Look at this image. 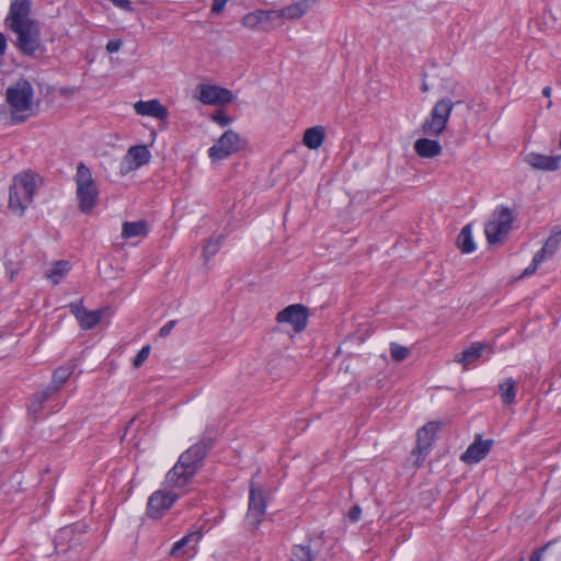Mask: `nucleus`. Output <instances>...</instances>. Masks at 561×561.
Instances as JSON below:
<instances>
[{
    "label": "nucleus",
    "mask_w": 561,
    "mask_h": 561,
    "mask_svg": "<svg viewBox=\"0 0 561 561\" xmlns=\"http://www.w3.org/2000/svg\"><path fill=\"white\" fill-rule=\"evenodd\" d=\"M206 455L204 444H195L181 454L178 462L167 473L163 488L153 492L147 504V514L160 518L182 495V490L191 483Z\"/></svg>",
    "instance_id": "obj_1"
},
{
    "label": "nucleus",
    "mask_w": 561,
    "mask_h": 561,
    "mask_svg": "<svg viewBox=\"0 0 561 561\" xmlns=\"http://www.w3.org/2000/svg\"><path fill=\"white\" fill-rule=\"evenodd\" d=\"M4 24L15 35L13 44L22 55L38 58L44 54L41 25L30 18V13L8 14Z\"/></svg>",
    "instance_id": "obj_2"
},
{
    "label": "nucleus",
    "mask_w": 561,
    "mask_h": 561,
    "mask_svg": "<svg viewBox=\"0 0 561 561\" xmlns=\"http://www.w3.org/2000/svg\"><path fill=\"white\" fill-rule=\"evenodd\" d=\"M33 93L32 84L26 80L7 89V102L14 122H24L31 115Z\"/></svg>",
    "instance_id": "obj_3"
},
{
    "label": "nucleus",
    "mask_w": 561,
    "mask_h": 561,
    "mask_svg": "<svg viewBox=\"0 0 561 561\" xmlns=\"http://www.w3.org/2000/svg\"><path fill=\"white\" fill-rule=\"evenodd\" d=\"M75 182L77 186L76 195L79 202V209L83 214H89L98 203L99 190L92 178L90 169L83 162H79L77 165Z\"/></svg>",
    "instance_id": "obj_4"
},
{
    "label": "nucleus",
    "mask_w": 561,
    "mask_h": 561,
    "mask_svg": "<svg viewBox=\"0 0 561 561\" xmlns=\"http://www.w3.org/2000/svg\"><path fill=\"white\" fill-rule=\"evenodd\" d=\"M35 188V176L32 173L23 172L14 176L10 187L9 207L18 215H23L33 201Z\"/></svg>",
    "instance_id": "obj_5"
},
{
    "label": "nucleus",
    "mask_w": 561,
    "mask_h": 561,
    "mask_svg": "<svg viewBox=\"0 0 561 561\" xmlns=\"http://www.w3.org/2000/svg\"><path fill=\"white\" fill-rule=\"evenodd\" d=\"M513 220L514 215L512 209L504 206L497 207L484 228L489 243L494 244L501 242L511 231Z\"/></svg>",
    "instance_id": "obj_6"
},
{
    "label": "nucleus",
    "mask_w": 561,
    "mask_h": 561,
    "mask_svg": "<svg viewBox=\"0 0 561 561\" xmlns=\"http://www.w3.org/2000/svg\"><path fill=\"white\" fill-rule=\"evenodd\" d=\"M455 103L449 99L437 101L431 111L430 117L422 125L423 134L427 136L440 135L447 126Z\"/></svg>",
    "instance_id": "obj_7"
},
{
    "label": "nucleus",
    "mask_w": 561,
    "mask_h": 561,
    "mask_svg": "<svg viewBox=\"0 0 561 561\" xmlns=\"http://www.w3.org/2000/svg\"><path fill=\"white\" fill-rule=\"evenodd\" d=\"M247 145L245 140L232 129L226 130L217 142L208 149V157L211 161L227 159L234 152H238Z\"/></svg>",
    "instance_id": "obj_8"
},
{
    "label": "nucleus",
    "mask_w": 561,
    "mask_h": 561,
    "mask_svg": "<svg viewBox=\"0 0 561 561\" xmlns=\"http://www.w3.org/2000/svg\"><path fill=\"white\" fill-rule=\"evenodd\" d=\"M265 512V493L263 489L260 485H257L252 479L250 482L249 507L248 513L245 515L247 527L255 529L263 520Z\"/></svg>",
    "instance_id": "obj_9"
},
{
    "label": "nucleus",
    "mask_w": 561,
    "mask_h": 561,
    "mask_svg": "<svg viewBox=\"0 0 561 561\" xmlns=\"http://www.w3.org/2000/svg\"><path fill=\"white\" fill-rule=\"evenodd\" d=\"M242 25L250 30L271 31L279 23V13L277 10H255L242 18Z\"/></svg>",
    "instance_id": "obj_10"
},
{
    "label": "nucleus",
    "mask_w": 561,
    "mask_h": 561,
    "mask_svg": "<svg viewBox=\"0 0 561 561\" xmlns=\"http://www.w3.org/2000/svg\"><path fill=\"white\" fill-rule=\"evenodd\" d=\"M280 323H290L296 332L302 331L308 321V309L302 305H290L277 313Z\"/></svg>",
    "instance_id": "obj_11"
},
{
    "label": "nucleus",
    "mask_w": 561,
    "mask_h": 561,
    "mask_svg": "<svg viewBox=\"0 0 561 561\" xmlns=\"http://www.w3.org/2000/svg\"><path fill=\"white\" fill-rule=\"evenodd\" d=\"M198 100L204 104L225 105L233 100V94L230 90L210 84L199 85Z\"/></svg>",
    "instance_id": "obj_12"
},
{
    "label": "nucleus",
    "mask_w": 561,
    "mask_h": 561,
    "mask_svg": "<svg viewBox=\"0 0 561 561\" xmlns=\"http://www.w3.org/2000/svg\"><path fill=\"white\" fill-rule=\"evenodd\" d=\"M151 153L147 146H133L128 149L127 154L122 163L121 172L126 174L133 170H137L149 163Z\"/></svg>",
    "instance_id": "obj_13"
},
{
    "label": "nucleus",
    "mask_w": 561,
    "mask_h": 561,
    "mask_svg": "<svg viewBox=\"0 0 561 561\" xmlns=\"http://www.w3.org/2000/svg\"><path fill=\"white\" fill-rule=\"evenodd\" d=\"M439 425L436 422H430L417 432V440L415 451L417 453L416 466H420V460H423L432 446L435 433Z\"/></svg>",
    "instance_id": "obj_14"
},
{
    "label": "nucleus",
    "mask_w": 561,
    "mask_h": 561,
    "mask_svg": "<svg viewBox=\"0 0 561 561\" xmlns=\"http://www.w3.org/2000/svg\"><path fill=\"white\" fill-rule=\"evenodd\" d=\"M525 162L534 169L552 172L560 168L561 156H545L530 152L525 157Z\"/></svg>",
    "instance_id": "obj_15"
},
{
    "label": "nucleus",
    "mask_w": 561,
    "mask_h": 561,
    "mask_svg": "<svg viewBox=\"0 0 561 561\" xmlns=\"http://www.w3.org/2000/svg\"><path fill=\"white\" fill-rule=\"evenodd\" d=\"M70 310L76 316L81 328L84 330L94 328L101 321L103 316L102 310L89 311L81 305V302L71 304Z\"/></svg>",
    "instance_id": "obj_16"
},
{
    "label": "nucleus",
    "mask_w": 561,
    "mask_h": 561,
    "mask_svg": "<svg viewBox=\"0 0 561 561\" xmlns=\"http://www.w3.org/2000/svg\"><path fill=\"white\" fill-rule=\"evenodd\" d=\"M492 446V440L476 439L467 450L461 455L460 459L466 463H477L481 461L489 454Z\"/></svg>",
    "instance_id": "obj_17"
},
{
    "label": "nucleus",
    "mask_w": 561,
    "mask_h": 561,
    "mask_svg": "<svg viewBox=\"0 0 561 561\" xmlns=\"http://www.w3.org/2000/svg\"><path fill=\"white\" fill-rule=\"evenodd\" d=\"M134 107L136 113L141 116H150L162 121L169 116L168 108L158 100L138 101Z\"/></svg>",
    "instance_id": "obj_18"
},
{
    "label": "nucleus",
    "mask_w": 561,
    "mask_h": 561,
    "mask_svg": "<svg viewBox=\"0 0 561 561\" xmlns=\"http://www.w3.org/2000/svg\"><path fill=\"white\" fill-rule=\"evenodd\" d=\"M314 2L316 0H299L290 5L277 10L279 13L280 25L285 20H298L304 16L312 8Z\"/></svg>",
    "instance_id": "obj_19"
},
{
    "label": "nucleus",
    "mask_w": 561,
    "mask_h": 561,
    "mask_svg": "<svg viewBox=\"0 0 561 561\" xmlns=\"http://www.w3.org/2000/svg\"><path fill=\"white\" fill-rule=\"evenodd\" d=\"M58 391V387H47L44 390L36 392L27 405V412L34 417H37L43 410L44 403Z\"/></svg>",
    "instance_id": "obj_20"
},
{
    "label": "nucleus",
    "mask_w": 561,
    "mask_h": 561,
    "mask_svg": "<svg viewBox=\"0 0 561 561\" xmlns=\"http://www.w3.org/2000/svg\"><path fill=\"white\" fill-rule=\"evenodd\" d=\"M414 150L422 158H434L440 154L442 146L437 140L420 138L414 142Z\"/></svg>",
    "instance_id": "obj_21"
},
{
    "label": "nucleus",
    "mask_w": 561,
    "mask_h": 561,
    "mask_svg": "<svg viewBox=\"0 0 561 561\" xmlns=\"http://www.w3.org/2000/svg\"><path fill=\"white\" fill-rule=\"evenodd\" d=\"M486 347L485 344L482 343H473L470 347L462 351L455 357V360L459 364H462L465 367L474 363L481 355L483 350Z\"/></svg>",
    "instance_id": "obj_22"
},
{
    "label": "nucleus",
    "mask_w": 561,
    "mask_h": 561,
    "mask_svg": "<svg viewBox=\"0 0 561 561\" xmlns=\"http://www.w3.org/2000/svg\"><path fill=\"white\" fill-rule=\"evenodd\" d=\"M324 128L322 126H314L308 128L304 135V145L310 149H318L324 139Z\"/></svg>",
    "instance_id": "obj_23"
},
{
    "label": "nucleus",
    "mask_w": 561,
    "mask_h": 561,
    "mask_svg": "<svg viewBox=\"0 0 561 561\" xmlns=\"http://www.w3.org/2000/svg\"><path fill=\"white\" fill-rule=\"evenodd\" d=\"M457 245L463 253H471L476 250L472 238L471 225H466L457 237Z\"/></svg>",
    "instance_id": "obj_24"
},
{
    "label": "nucleus",
    "mask_w": 561,
    "mask_h": 561,
    "mask_svg": "<svg viewBox=\"0 0 561 561\" xmlns=\"http://www.w3.org/2000/svg\"><path fill=\"white\" fill-rule=\"evenodd\" d=\"M70 264L67 261H57L50 268L45 272V276L57 285L62 277L69 272Z\"/></svg>",
    "instance_id": "obj_25"
},
{
    "label": "nucleus",
    "mask_w": 561,
    "mask_h": 561,
    "mask_svg": "<svg viewBox=\"0 0 561 561\" xmlns=\"http://www.w3.org/2000/svg\"><path fill=\"white\" fill-rule=\"evenodd\" d=\"M516 383L513 378H507L500 383L499 390L505 405H511L516 397Z\"/></svg>",
    "instance_id": "obj_26"
},
{
    "label": "nucleus",
    "mask_w": 561,
    "mask_h": 561,
    "mask_svg": "<svg viewBox=\"0 0 561 561\" xmlns=\"http://www.w3.org/2000/svg\"><path fill=\"white\" fill-rule=\"evenodd\" d=\"M147 234V225L145 221L125 222L123 225L122 236L126 239Z\"/></svg>",
    "instance_id": "obj_27"
},
{
    "label": "nucleus",
    "mask_w": 561,
    "mask_h": 561,
    "mask_svg": "<svg viewBox=\"0 0 561 561\" xmlns=\"http://www.w3.org/2000/svg\"><path fill=\"white\" fill-rule=\"evenodd\" d=\"M202 538V534L199 531L191 533L186 536H184L181 540L176 541L171 550V554L174 557H181L185 552L183 551V548L187 546L191 542L197 543Z\"/></svg>",
    "instance_id": "obj_28"
},
{
    "label": "nucleus",
    "mask_w": 561,
    "mask_h": 561,
    "mask_svg": "<svg viewBox=\"0 0 561 561\" xmlns=\"http://www.w3.org/2000/svg\"><path fill=\"white\" fill-rule=\"evenodd\" d=\"M314 556L309 546L295 545L290 550L289 561H313Z\"/></svg>",
    "instance_id": "obj_29"
},
{
    "label": "nucleus",
    "mask_w": 561,
    "mask_h": 561,
    "mask_svg": "<svg viewBox=\"0 0 561 561\" xmlns=\"http://www.w3.org/2000/svg\"><path fill=\"white\" fill-rule=\"evenodd\" d=\"M73 369H75V365H68V366H62V367L57 368L53 375V385H50L49 387H58V389H59L60 386L73 373Z\"/></svg>",
    "instance_id": "obj_30"
},
{
    "label": "nucleus",
    "mask_w": 561,
    "mask_h": 561,
    "mask_svg": "<svg viewBox=\"0 0 561 561\" xmlns=\"http://www.w3.org/2000/svg\"><path fill=\"white\" fill-rule=\"evenodd\" d=\"M31 0H12L8 14L31 13Z\"/></svg>",
    "instance_id": "obj_31"
},
{
    "label": "nucleus",
    "mask_w": 561,
    "mask_h": 561,
    "mask_svg": "<svg viewBox=\"0 0 561 561\" xmlns=\"http://www.w3.org/2000/svg\"><path fill=\"white\" fill-rule=\"evenodd\" d=\"M220 237L219 238H210L204 245L203 255L205 261L210 260L220 249Z\"/></svg>",
    "instance_id": "obj_32"
},
{
    "label": "nucleus",
    "mask_w": 561,
    "mask_h": 561,
    "mask_svg": "<svg viewBox=\"0 0 561 561\" xmlns=\"http://www.w3.org/2000/svg\"><path fill=\"white\" fill-rule=\"evenodd\" d=\"M409 348L399 344L392 343L390 346V354L393 360L402 362L409 356Z\"/></svg>",
    "instance_id": "obj_33"
},
{
    "label": "nucleus",
    "mask_w": 561,
    "mask_h": 561,
    "mask_svg": "<svg viewBox=\"0 0 561 561\" xmlns=\"http://www.w3.org/2000/svg\"><path fill=\"white\" fill-rule=\"evenodd\" d=\"M560 241H561V231L550 236L542 248L546 249V251L549 255H552L556 252V250L558 249Z\"/></svg>",
    "instance_id": "obj_34"
},
{
    "label": "nucleus",
    "mask_w": 561,
    "mask_h": 561,
    "mask_svg": "<svg viewBox=\"0 0 561 561\" xmlns=\"http://www.w3.org/2000/svg\"><path fill=\"white\" fill-rule=\"evenodd\" d=\"M150 354V346L146 345L144 346L135 356L133 360V365L135 368H139L149 357Z\"/></svg>",
    "instance_id": "obj_35"
},
{
    "label": "nucleus",
    "mask_w": 561,
    "mask_h": 561,
    "mask_svg": "<svg viewBox=\"0 0 561 561\" xmlns=\"http://www.w3.org/2000/svg\"><path fill=\"white\" fill-rule=\"evenodd\" d=\"M211 119L222 127L229 125L232 121V118L229 117L224 111H217L211 116Z\"/></svg>",
    "instance_id": "obj_36"
},
{
    "label": "nucleus",
    "mask_w": 561,
    "mask_h": 561,
    "mask_svg": "<svg viewBox=\"0 0 561 561\" xmlns=\"http://www.w3.org/2000/svg\"><path fill=\"white\" fill-rule=\"evenodd\" d=\"M176 324V320H170L168 321L160 330H159V335L161 337H167L171 331L174 329Z\"/></svg>",
    "instance_id": "obj_37"
},
{
    "label": "nucleus",
    "mask_w": 561,
    "mask_h": 561,
    "mask_svg": "<svg viewBox=\"0 0 561 561\" xmlns=\"http://www.w3.org/2000/svg\"><path fill=\"white\" fill-rule=\"evenodd\" d=\"M228 0H213L211 12L219 14L224 11Z\"/></svg>",
    "instance_id": "obj_38"
},
{
    "label": "nucleus",
    "mask_w": 561,
    "mask_h": 561,
    "mask_svg": "<svg viewBox=\"0 0 561 561\" xmlns=\"http://www.w3.org/2000/svg\"><path fill=\"white\" fill-rule=\"evenodd\" d=\"M122 47V41L119 39H112L106 44V50L108 53H116Z\"/></svg>",
    "instance_id": "obj_39"
},
{
    "label": "nucleus",
    "mask_w": 561,
    "mask_h": 561,
    "mask_svg": "<svg viewBox=\"0 0 561 561\" xmlns=\"http://www.w3.org/2000/svg\"><path fill=\"white\" fill-rule=\"evenodd\" d=\"M362 510L358 505L353 506L348 512V518L352 522H357L360 517Z\"/></svg>",
    "instance_id": "obj_40"
},
{
    "label": "nucleus",
    "mask_w": 561,
    "mask_h": 561,
    "mask_svg": "<svg viewBox=\"0 0 561 561\" xmlns=\"http://www.w3.org/2000/svg\"><path fill=\"white\" fill-rule=\"evenodd\" d=\"M547 251L546 249L541 248L535 255H534V259H533V262L537 265H540L543 260L546 259L547 256Z\"/></svg>",
    "instance_id": "obj_41"
},
{
    "label": "nucleus",
    "mask_w": 561,
    "mask_h": 561,
    "mask_svg": "<svg viewBox=\"0 0 561 561\" xmlns=\"http://www.w3.org/2000/svg\"><path fill=\"white\" fill-rule=\"evenodd\" d=\"M539 265L535 264L534 262H531V264L526 267L522 274V276H529V275H533L537 268H538Z\"/></svg>",
    "instance_id": "obj_42"
},
{
    "label": "nucleus",
    "mask_w": 561,
    "mask_h": 561,
    "mask_svg": "<svg viewBox=\"0 0 561 561\" xmlns=\"http://www.w3.org/2000/svg\"><path fill=\"white\" fill-rule=\"evenodd\" d=\"M546 547H543L540 550H536L531 553L529 561H540L542 557V552L545 551Z\"/></svg>",
    "instance_id": "obj_43"
},
{
    "label": "nucleus",
    "mask_w": 561,
    "mask_h": 561,
    "mask_svg": "<svg viewBox=\"0 0 561 561\" xmlns=\"http://www.w3.org/2000/svg\"><path fill=\"white\" fill-rule=\"evenodd\" d=\"M7 50V37L3 33H0V55H4Z\"/></svg>",
    "instance_id": "obj_44"
},
{
    "label": "nucleus",
    "mask_w": 561,
    "mask_h": 561,
    "mask_svg": "<svg viewBox=\"0 0 561 561\" xmlns=\"http://www.w3.org/2000/svg\"><path fill=\"white\" fill-rule=\"evenodd\" d=\"M542 94L546 96V98H549L551 95V88L550 87H546L543 88L542 90Z\"/></svg>",
    "instance_id": "obj_45"
},
{
    "label": "nucleus",
    "mask_w": 561,
    "mask_h": 561,
    "mask_svg": "<svg viewBox=\"0 0 561 561\" xmlns=\"http://www.w3.org/2000/svg\"><path fill=\"white\" fill-rule=\"evenodd\" d=\"M427 90H428V87H427V84H426V83H424V84L422 85V91H423V92H426Z\"/></svg>",
    "instance_id": "obj_46"
},
{
    "label": "nucleus",
    "mask_w": 561,
    "mask_h": 561,
    "mask_svg": "<svg viewBox=\"0 0 561 561\" xmlns=\"http://www.w3.org/2000/svg\"><path fill=\"white\" fill-rule=\"evenodd\" d=\"M518 561H524V559H523V558H520Z\"/></svg>",
    "instance_id": "obj_47"
}]
</instances>
